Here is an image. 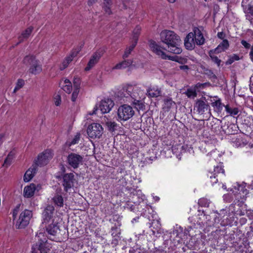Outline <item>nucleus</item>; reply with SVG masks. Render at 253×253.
<instances>
[{"mask_svg":"<svg viewBox=\"0 0 253 253\" xmlns=\"http://www.w3.org/2000/svg\"><path fill=\"white\" fill-rule=\"evenodd\" d=\"M30 72L34 74H37L40 73L42 71V68L41 64H32L29 69Z\"/></svg>","mask_w":253,"mask_h":253,"instance_id":"nucleus-32","label":"nucleus"},{"mask_svg":"<svg viewBox=\"0 0 253 253\" xmlns=\"http://www.w3.org/2000/svg\"><path fill=\"white\" fill-rule=\"evenodd\" d=\"M242 58V56H240L239 55L233 54L229 56V59L226 63H232L235 61L239 60Z\"/></svg>","mask_w":253,"mask_h":253,"instance_id":"nucleus-38","label":"nucleus"},{"mask_svg":"<svg viewBox=\"0 0 253 253\" xmlns=\"http://www.w3.org/2000/svg\"><path fill=\"white\" fill-rule=\"evenodd\" d=\"M226 211L224 210H222L220 211V213H219L220 215H222V214H224Z\"/></svg>","mask_w":253,"mask_h":253,"instance_id":"nucleus-61","label":"nucleus"},{"mask_svg":"<svg viewBox=\"0 0 253 253\" xmlns=\"http://www.w3.org/2000/svg\"><path fill=\"white\" fill-rule=\"evenodd\" d=\"M3 134H0V142L2 141V138H3Z\"/></svg>","mask_w":253,"mask_h":253,"instance_id":"nucleus-63","label":"nucleus"},{"mask_svg":"<svg viewBox=\"0 0 253 253\" xmlns=\"http://www.w3.org/2000/svg\"><path fill=\"white\" fill-rule=\"evenodd\" d=\"M37 62L39 61H38L36 57L33 55L26 56L23 60L24 63H34Z\"/></svg>","mask_w":253,"mask_h":253,"instance_id":"nucleus-37","label":"nucleus"},{"mask_svg":"<svg viewBox=\"0 0 253 253\" xmlns=\"http://www.w3.org/2000/svg\"><path fill=\"white\" fill-rule=\"evenodd\" d=\"M83 156L76 153H72L67 157L68 164L73 168L77 169L83 164Z\"/></svg>","mask_w":253,"mask_h":253,"instance_id":"nucleus-11","label":"nucleus"},{"mask_svg":"<svg viewBox=\"0 0 253 253\" xmlns=\"http://www.w3.org/2000/svg\"><path fill=\"white\" fill-rule=\"evenodd\" d=\"M137 44V41H133L132 43L128 47H127L125 51V53L123 55V58H125L128 57V56L130 54L131 52L133 50L135 46Z\"/></svg>","mask_w":253,"mask_h":253,"instance_id":"nucleus-34","label":"nucleus"},{"mask_svg":"<svg viewBox=\"0 0 253 253\" xmlns=\"http://www.w3.org/2000/svg\"><path fill=\"white\" fill-rule=\"evenodd\" d=\"M83 47V45L74 48L71 52L65 57V62L66 63H70L71 62H77V55L80 52Z\"/></svg>","mask_w":253,"mask_h":253,"instance_id":"nucleus-16","label":"nucleus"},{"mask_svg":"<svg viewBox=\"0 0 253 253\" xmlns=\"http://www.w3.org/2000/svg\"><path fill=\"white\" fill-rule=\"evenodd\" d=\"M180 69L183 70H187L189 68L187 65H182L180 66Z\"/></svg>","mask_w":253,"mask_h":253,"instance_id":"nucleus-56","label":"nucleus"},{"mask_svg":"<svg viewBox=\"0 0 253 253\" xmlns=\"http://www.w3.org/2000/svg\"><path fill=\"white\" fill-rule=\"evenodd\" d=\"M79 90H80V89H79L78 88H74V91L72 93V97H71V99H72V101L74 102L76 100V99L78 97V96Z\"/></svg>","mask_w":253,"mask_h":253,"instance_id":"nucleus-48","label":"nucleus"},{"mask_svg":"<svg viewBox=\"0 0 253 253\" xmlns=\"http://www.w3.org/2000/svg\"><path fill=\"white\" fill-rule=\"evenodd\" d=\"M229 42L227 40H224L221 43H220L218 46L214 49V51H216L217 53L221 52L229 47Z\"/></svg>","mask_w":253,"mask_h":253,"instance_id":"nucleus-29","label":"nucleus"},{"mask_svg":"<svg viewBox=\"0 0 253 253\" xmlns=\"http://www.w3.org/2000/svg\"><path fill=\"white\" fill-rule=\"evenodd\" d=\"M149 46L151 49L157 55L164 59H169L178 62V63H185L190 62V58H186L182 57L180 56H169L167 55L162 50L161 46L159 45L154 41L149 42Z\"/></svg>","mask_w":253,"mask_h":253,"instance_id":"nucleus-3","label":"nucleus"},{"mask_svg":"<svg viewBox=\"0 0 253 253\" xmlns=\"http://www.w3.org/2000/svg\"><path fill=\"white\" fill-rule=\"evenodd\" d=\"M246 183H242L241 184H237L233 189L234 195L235 204H231L229 208V212L232 213L235 216H242L245 214L246 210H244L242 206L245 200L246 195L248 194V191L246 187Z\"/></svg>","mask_w":253,"mask_h":253,"instance_id":"nucleus-2","label":"nucleus"},{"mask_svg":"<svg viewBox=\"0 0 253 253\" xmlns=\"http://www.w3.org/2000/svg\"><path fill=\"white\" fill-rule=\"evenodd\" d=\"M41 189L40 184L36 185L34 183H31L24 187L23 196L25 198H31L34 196L36 191H39Z\"/></svg>","mask_w":253,"mask_h":253,"instance_id":"nucleus-13","label":"nucleus"},{"mask_svg":"<svg viewBox=\"0 0 253 253\" xmlns=\"http://www.w3.org/2000/svg\"><path fill=\"white\" fill-rule=\"evenodd\" d=\"M52 200L54 204L58 207H62L64 205V200L63 197L58 193H56Z\"/></svg>","mask_w":253,"mask_h":253,"instance_id":"nucleus-27","label":"nucleus"},{"mask_svg":"<svg viewBox=\"0 0 253 253\" xmlns=\"http://www.w3.org/2000/svg\"><path fill=\"white\" fill-rule=\"evenodd\" d=\"M38 238V242L37 243L32 247L33 253H48L51 248L50 244H49L44 237V234L42 232H39L37 235Z\"/></svg>","mask_w":253,"mask_h":253,"instance_id":"nucleus-4","label":"nucleus"},{"mask_svg":"<svg viewBox=\"0 0 253 253\" xmlns=\"http://www.w3.org/2000/svg\"><path fill=\"white\" fill-rule=\"evenodd\" d=\"M97 0H88V4L89 5H91L93 3H94Z\"/></svg>","mask_w":253,"mask_h":253,"instance_id":"nucleus-57","label":"nucleus"},{"mask_svg":"<svg viewBox=\"0 0 253 253\" xmlns=\"http://www.w3.org/2000/svg\"><path fill=\"white\" fill-rule=\"evenodd\" d=\"M185 94L189 98H195L197 96V93L195 89H187Z\"/></svg>","mask_w":253,"mask_h":253,"instance_id":"nucleus-45","label":"nucleus"},{"mask_svg":"<svg viewBox=\"0 0 253 253\" xmlns=\"http://www.w3.org/2000/svg\"><path fill=\"white\" fill-rule=\"evenodd\" d=\"M67 67V64H60V69L61 70H63Z\"/></svg>","mask_w":253,"mask_h":253,"instance_id":"nucleus-58","label":"nucleus"},{"mask_svg":"<svg viewBox=\"0 0 253 253\" xmlns=\"http://www.w3.org/2000/svg\"><path fill=\"white\" fill-rule=\"evenodd\" d=\"M250 89L252 93H253V83L251 84L250 85Z\"/></svg>","mask_w":253,"mask_h":253,"instance_id":"nucleus-60","label":"nucleus"},{"mask_svg":"<svg viewBox=\"0 0 253 253\" xmlns=\"http://www.w3.org/2000/svg\"><path fill=\"white\" fill-rule=\"evenodd\" d=\"M198 204L201 207H208L210 204V201L206 198H201L199 200Z\"/></svg>","mask_w":253,"mask_h":253,"instance_id":"nucleus-44","label":"nucleus"},{"mask_svg":"<svg viewBox=\"0 0 253 253\" xmlns=\"http://www.w3.org/2000/svg\"><path fill=\"white\" fill-rule=\"evenodd\" d=\"M104 52V50L103 48L98 49L92 54L88 63H95L98 62Z\"/></svg>","mask_w":253,"mask_h":253,"instance_id":"nucleus-25","label":"nucleus"},{"mask_svg":"<svg viewBox=\"0 0 253 253\" xmlns=\"http://www.w3.org/2000/svg\"><path fill=\"white\" fill-rule=\"evenodd\" d=\"M250 56L251 61L253 62V45L251 47V51L250 52Z\"/></svg>","mask_w":253,"mask_h":253,"instance_id":"nucleus-53","label":"nucleus"},{"mask_svg":"<svg viewBox=\"0 0 253 253\" xmlns=\"http://www.w3.org/2000/svg\"><path fill=\"white\" fill-rule=\"evenodd\" d=\"M114 103L111 99H105L100 101L98 104H96L93 109V112L90 115L96 114L98 110H100L101 113H109L113 107Z\"/></svg>","mask_w":253,"mask_h":253,"instance_id":"nucleus-6","label":"nucleus"},{"mask_svg":"<svg viewBox=\"0 0 253 253\" xmlns=\"http://www.w3.org/2000/svg\"><path fill=\"white\" fill-rule=\"evenodd\" d=\"M133 99V104L135 105V107L137 109L144 110L145 109V105L142 101L137 100L136 98Z\"/></svg>","mask_w":253,"mask_h":253,"instance_id":"nucleus-41","label":"nucleus"},{"mask_svg":"<svg viewBox=\"0 0 253 253\" xmlns=\"http://www.w3.org/2000/svg\"><path fill=\"white\" fill-rule=\"evenodd\" d=\"M237 184H239V183H236L233 186V187L231 189L230 191H231L232 193L224 195L223 199H224V200L226 202H228V203L231 202L232 200H233L234 198L235 199L234 195V193H233L232 190L234 189L235 186H237Z\"/></svg>","mask_w":253,"mask_h":253,"instance_id":"nucleus-33","label":"nucleus"},{"mask_svg":"<svg viewBox=\"0 0 253 253\" xmlns=\"http://www.w3.org/2000/svg\"><path fill=\"white\" fill-rule=\"evenodd\" d=\"M137 90L138 88L136 86L130 84L125 85L122 89L124 97L130 96L133 99L137 98V93L135 92Z\"/></svg>","mask_w":253,"mask_h":253,"instance_id":"nucleus-14","label":"nucleus"},{"mask_svg":"<svg viewBox=\"0 0 253 253\" xmlns=\"http://www.w3.org/2000/svg\"><path fill=\"white\" fill-rule=\"evenodd\" d=\"M175 105V102L171 98L167 97L164 99V104L163 105L162 108L165 112H169Z\"/></svg>","mask_w":253,"mask_h":253,"instance_id":"nucleus-23","label":"nucleus"},{"mask_svg":"<svg viewBox=\"0 0 253 253\" xmlns=\"http://www.w3.org/2000/svg\"><path fill=\"white\" fill-rule=\"evenodd\" d=\"M134 111L129 105L124 104L120 106L118 109V120L119 121H126L132 117Z\"/></svg>","mask_w":253,"mask_h":253,"instance_id":"nucleus-5","label":"nucleus"},{"mask_svg":"<svg viewBox=\"0 0 253 253\" xmlns=\"http://www.w3.org/2000/svg\"><path fill=\"white\" fill-rule=\"evenodd\" d=\"M74 88H79L80 89V80L78 78H75L74 80Z\"/></svg>","mask_w":253,"mask_h":253,"instance_id":"nucleus-50","label":"nucleus"},{"mask_svg":"<svg viewBox=\"0 0 253 253\" xmlns=\"http://www.w3.org/2000/svg\"><path fill=\"white\" fill-rule=\"evenodd\" d=\"M246 218H242L241 219V221L243 223H245L246 222Z\"/></svg>","mask_w":253,"mask_h":253,"instance_id":"nucleus-62","label":"nucleus"},{"mask_svg":"<svg viewBox=\"0 0 253 253\" xmlns=\"http://www.w3.org/2000/svg\"><path fill=\"white\" fill-rule=\"evenodd\" d=\"M25 84V81L22 79H18L16 86L13 90V92L15 93L17 90L22 88Z\"/></svg>","mask_w":253,"mask_h":253,"instance_id":"nucleus-42","label":"nucleus"},{"mask_svg":"<svg viewBox=\"0 0 253 253\" xmlns=\"http://www.w3.org/2000/svg\"><path fill=\"white\" fill-rule=\"evenodd\" d=\"M212 107H213L217 111L221 112L223 107L225 106L223 104L220 99H218L211 103Z\"/></svg>","mask_w":253,"mask_h":253,"instance_id":"nucleus-35","label":"nucleus"},{"mask_svg":"<svg viewBox=\"0 0 253 253\" xmlns=\"http://www.w3.org/2000/svg\"><path fill=\"white\" fill-rule=\"evenodd\" d=\"M248 10H249V13H250L251 14L253 15V5L250 6L249 7Z\"/></svg>","mask_w":253,"mask_h":253,"instance_id":"nucleus-59","label":"nucleus"},{"mask_svg":"<svg viewBox=\"0 0 253 253\" xmlns=\"http://www.w3.org/2000/svg\"><path fill=\"white\" fill-rule=\"evenodd\" d=\"M103 127L98 123H93L90 125L87 129V133L91 138H100L103 133Z\"/></svg>","mask_w":253,"mask_h":253,"instance_id":"nucleus-8","label":"nucleus"},{"mask_svg":"<svg viewBox=\"0 0 253 253\" xmlns=\"http://www.w3.org/2000/svg\"><path fill=\"white\" fill-rule=\"evenodd\" d=\"M161 42L163 44L161 50L180 54L182 52L180 47L181 40L180 37L173 31L165 30L160 33Z\"/></svg>","mask_w":253,"mask_h":253,"instance_id":"nucleus-1","label":"nucleus"},{"mask_svg":"<svg viewBox=\"0 0 253 253\" xmlns=\"http://www.w3.org/2000/svg\"><path fill=\"white\" fill-rule=\"evenodd\" d=\"M195 107L197 108V111L200 114H204L206 112L210 113V106L203 100H198L196 102Z\"/></svg>","mask_w":253,"mask_h":253,"instance_id":"nucleus-17","label":"nucleus"},{"mask_svg":"<svg viewBox=\"0 0 253 253\" xmlns=\"http://www.w3.org/2000/svg\"><path fill=\"white\" fill-rule=\"evenodd\" d=\"M33 30V28L32 27H29L24 31L18 38L19 42H21L24 39H27L30 36Z\"/></svg>","mask_w":253,"mask_h":253,"instance_id":"nucleus-30","label":"nucleus"},{"mask_svg":"<svg viewBox=\"0 0 253 253\" xmlns=\"http://www.w3.org/2000/svg\"><path fill=\"white\" fill-rule=\"evenodd\" d=\"M73 178L74 174L71 173L65 174L63 176L62 185L66 192H68L69 190L73 186Z\"/></svg>","mask_w":253,"mask_h":253,"instance_id":"nucleus-15","label":"nucleus"},{"mask_svg":"<svg viewBox=\"0 0 253 253\" xmlns=\"http://www.w3.org/2000/svg\"><path fill=\"white\" fill-rule=\"evenodd\" d=\"M13 156L14 153L13 152H11L10 153H9L8 156H7L6 158L4 160L3 165L6 167H8V166H9L11 164Z\"/></svg>","mask_w":253,"mask_h":253,"instance_id":"nucleus-40","label":"nucleus"},{"mask_svg":"<svg viewBox=\"0 0 253 253\" xmlns=\"http://www.w3.org/2000/svg\"><path fill=\"white\" fill-rule=\"evenodd\" d=\"M217 37L220 39H223L225 37V35L223 32H218L217 33Z\"/></svg>","mask_w":253,"mask_h":253,"instance_id":"nucleus-54","label":"nucleus"},{"mask_svg":"<svg viewBox=\"0 0 253 253\" xmlns=\"http://www.w3.org/2000/svg\"><path fill=\"white\" fill-rule=\"evenodd\" d=\"M53 154L50 150H47L38 156L35 161V165L37 166H42L46 165L52 159Z\"/></svg>","mask_w":253,"mask_h":253,"instance_id":"nucleus-9","label":"nucleus"},{"mask_svg":"<svg viewBox=\"0 0 253 253\" xmlns=\"http://www.w3.org/2000/svg\"><path fill=\"white\" fill-rule=\"evenodd\" d=\"M217 53H218L216 51H214V49L210 50L209 53L212 62L215 63H220L221 61L220 60H219L218 57L215 55Z\"/></svg>","mask_w":253,"mask_h":253,"instance_id":"nucleus-36","label":"nucleus"},{"mask_svg":"<svg viewBox=\"0 0 253 253\" xmlns=\"http://www.w3.org/2000/svg\"><path fill=\"white\" fill-rule=\"evenodd\" d=\"M54 211V208L53 206L48 205L42 212V223H49L52 221H54L53 218V214Z\"/></svg>","mask_w":253,"mask_h":253,"instance_id":"nucleus-12","label":"nucleus"},{"mask_svg":"<svg viewBox=\"0 0 253 253\" xmlns=\"http://www.w3.org/2000/svg\"><path fill=\"white\" fill-rule=\"evenodd\" d=\"M194 37L193 33L191 32L189 33L185 38L184 45L187 49L191 50L194 48L195 43H196Z\"/></svg>","mask_w":253,"mask_h":253,"instance_id":"nucleus-18","label":"nucleus"},{"mask_svg":"<svg viewBox=\"0 0 253 253\" xmlns=\"http://www.w3.org/2000/svg\"><path fill=\"white\" fill-rule=\"evenodd\" d=\"M54 101L55 105L57 106H59L61 104V96L59 94H57L55 95L54 97Z\"/></svg>","mask_w":253,"mask_h":253,"instance_id":"nucleus-49","label":"nucleus"},{"mask_svg":"<svg viewBox=\"0 0 253 253\" xmlns=\"http://www.w3.org/2000/svg\"><path fill=\"white\" fill-rule=\"evenodd\" d=\"M19 211V207H17L15 209H14L12 212V216L13 218V219H15L16 218V215L18 214Z\"/></svg>","mask_w":253,"mask_h":253,"instance_id":"nucleus-52","label":"nucleus"},{"mask_svg":"<svg viewBox=\"0 0 253 253\" xmlns=\"http://www.w3.org/2000/svg\"><path fill=\"white\" fill-rule=\"evenodd\" d=\"M59 230L57 223L52 221L49 223L48 226L46 227V231L48 233L53 236H56Z\"/></svg>","mask_w":253,"mask_h":253,"instance_id":"nucleus-22","label":"nucleus"},{"mask_svg":"<svg viewBox=\"0 0 253 253\" xmlns=\"http://www.w3.org/2000/svg\"><path fill=\"white\" fill-rule=\"evenodd\" d=\"M193 32L194 38L195 40L196 43L197 45L203 44L205 42V39L201 30L198 28H195Z\"/></svg>","mask_w":253,"mask_h":253,"instance_id":"nucleus-20","label":"nucleus"},{"mask_svg":"<svg viewBox=\"0 0 253 253\" xmlns=\"http://www.w3.org/2000/svg\"><path fill=\"white\" fill-rule=\"evenodd\" d=\"M141 31V27L139 26H136L135 29L133 31V41H135L137 42L138 38L140 34Z\"/></svg>","mask_w":253,"mask_h":253,"instance_id":"nucleus-39","label":"nucleus"},{"mask_svg":"<svg viewBox=\"0 0 253 253\" xmlns=\"http://www.w3.org/2000/svg\"><path fill=\"white\" fill-rule=\"evenodd\" d=\"M37 170V166L34 164L32 165L25 172L24 175V181L29 182L35 175Z\"/></svg>","mask_w":253,"mask_h":253,"instance_id":"nucleus-19","label":"nucleus"},{"mask_svg":"<svg viewBox=\"0 0 253 253\" xmlns=\"http://www.w3.org/2000/svg\"><path fill=\"white\" fill-rule=\"evenodd\" d=\"M106 125L110 130H114L117 126V124L115 122L107 121L106 122Z\"/></svg>","mask_w":253,"mask_h":253,"instance_id":"nucleus-47","label":"nucleus"},{"mask_svg":"<svg viewBox=\"0 0 253 253\" xmlns=\"http://www.w3.org/2000/svg\"><path fill=\"white\" fill-rule=\"evenodd\" d=\"M224 175V170L221 165L215 167L213 170L209 172L208 176L210 179V181L212 185L215 184L218 181V177Z\"/></svg>","mask_w":253,"mask_h":253,"instance_id":"nucleus-10","label":"nucleus"},{"mask_svg":"<svg viewBox=\"0 0 253 253\" xmlns=\"http://www.w3.org/2000/svg\"><path fill=\"white\" fill-rule=\"evenodd\" d=\"M80 139V133H77L75 136V137H74V138L72 140V141L71 142H67V144L69 146H70L71 145L77 144L79 142Z\"/></svg>","mask_w":253,"mask_h":253,"instance_id":"nucleus-43","label":"nucleus"},{"mask_svg":"<svg viewBox=\"0 0 253 253\" xmlns=\"http://www.w3.org/2000/svg\"><path fill=\"white\" fill-rule=\"evenodd\" d=\"M131 3L130 0H122V5H120V7L121 9H127L128 7H130Z\"/></svg>","mask_w":253,"mask_h":253,"instance_id":"nucleus-46","label":"nucleus"},{"mask_svg":"<svg viewBox=\"0 0 253 253\" xmlns=\"http://www.w3.org/2000/svg\"><path fill=\"white\" fill-rule=\"evenodd\" d=\"M60 85L62 89L67 93H70L72 90L71 82L68 79L62 80L60 83Z\"/></svg>","mask_w":253,"mask_h":253,"instance_id":"nucleus-24","label":"nucleus"},{"mask_svg":"<svg viewBox=\"0 0 253 253\" xmlns=\"http://www.w3.org/2000/svg\"><path fill=\"white\" fill-rule=\"evenodd\" d=\"M127 68V71H130L135 68L134 64H116L112 67V70L123 69Z\"/></svg>","mask_w":253,"mask_h":253,"instance_id":"nucleus-31","label":"nucleus"},{"mask_svg":"<svg viewBox=\"0 0 253 253\" xmlns=\"http://www.w3.org/2000/svg\"><path fill=\"white\" fill-rule=\"evenodd\" d=\"M32 217V212L31 211L25 210L22 211L17 220L15 226L17 228H23L27 226L30 220Z\"/></svg>","mask_w":253,"mask_h":253,"instance_id":"nucleus-7","label":"nucleus"},{"mask_svg":"<svg viewBox=\"0 0 253 253\" xmlns=\"http://www.w3.org/2000/svg\"><path fill=\"white\" fill-rule=\"evenodd\" d=\"M161 94V90L158 87L149 88L147 90V94L150 97H157Z\"/></svg>","mask_w":253,"mask_h":253,"instance_id":"nucleus-26","label":"nucleus"},{"mask_svg":"<svg viewBox=\"0 0 253 253\" xmlns=\"http://www.w3.org/2000/svg\"><path fill=\"white\" fill-rule=\"evenodd\" d=\"M93 64H87V66L85 68V71H88L93 67Z\"/></svg>","mask_w":253,"mask_h":253,"instance_id":"nucleus-55","label":"nucleus"},{"mask_svg":"<svg viewBox=\"0 0 253 253\" xmlns=\"http://www.w3.org/2000/svg\"><path fill=\"white\" fill-rule=\"evenodd\" d=\"M224 107L226 112L230 116L234 117L238 115L239 112V108L237 107H232L229 105H225Z\"/></svg>","mask_w":253,"mask_h":253,"instance_id":"nucleus-28","label":"nucleus"},{"mask_svg":"<svg viewBox=\"0 0 253 253\" xmlns=\"http://www.w3.org/2000/svg\"><path fill=\"white\" fill-rule=\"evenodd\" d=\"M241 42L245 48L249 49L251 47V44L246 41L242 40Z\"/></svg>","mask_w":253,"mask_h":253,"instance_id":"nucleus-51","label":"nucleus"},{"mask_svg":"<svg viewBox=\"0 0 253 253\" xmlns=\"http://www.w3.org/2000/svg\"><path fill=\"white\" fill-rule=\"evenodd\" d=\"M101 4L102 8L106 15H111L112 14V6L113 5V0H103Z\"/></svg>","mask_w":253,"mask_h":253,"instance_id":"nucleus-21","label":"nucleus"},{"mask_svg":"<svg viewBox=\"0 0 253 253\" xmlns=\"http://www.w3.org/2000/svg\"><path fill=\"white\" fill-rule=\"evenodd\" d=\"M169 2L173 3L176 0H168Z\"/></svg>","mask_w":253,"mask_h":253,"instance_id":"nucleus-64","label":"nucleus"}]
</instances>
